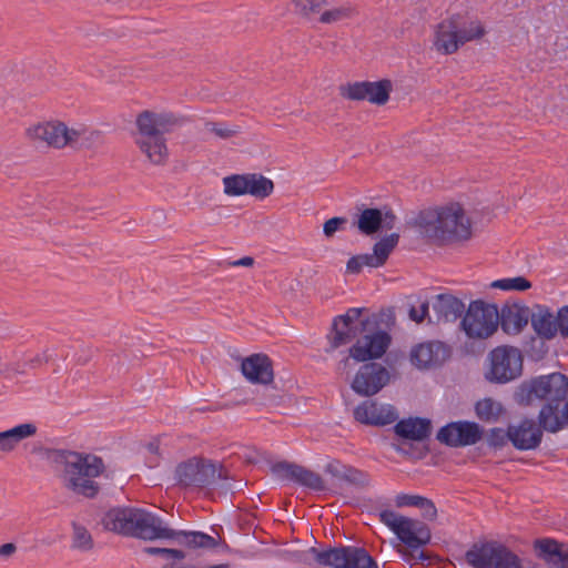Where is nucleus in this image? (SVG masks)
Masks as SVG:
<instances>
[{
	"label": "nucleus",
	"mask_w": 568,
	"mask_h": 568,
	"mask_svg": "<svg viewBox=\"0 0 568 568\" xmlns=\"http://www.w3.org/2000/svg\"><path fill=\"white\" fill-rule=\"evenodd\" d=\"M393 84L389 80L363 81L344 84L339 88L341 95L347 100H366L372 104L384 105L389 100Z\"/></svg>",
	"instance_id": "obj_14"
},
{
	"label": "nucleus",
	"mask_w": 568,
	"mask_h": 568,
	"mask_svg": "<svg viewBox=\"0 0 568 568\" xmlns=\"http://www.w3.org/2000/svg\"><path fill=\"white\" fill-rule=\"evenodd\" d=\"M54 455L55 460L63 463L62 479L69 489L88 497L98 493L95 479L105 470L101 457L77 452H58Z\"/></svg>",
	"instance_id": "obj_4"
},
{
	"label": "nucleus",
	"mask_w": 568,
	"mask_h": 568,
	"mask_svg": "<svg viewBox=\"0 0 568 568\" xmlns=\"http://www.w3.org/2000/svg\"><path fill=\"white\" fill-rule=\"evenodd\" d=\"M532 308L519 303L503 307L499 321L503 329L508 334H518L531 321Z\"/></svg>",
	"instance_id": "obj_23"
},
{
	"label": "nucleus",
	"mask_w": 568,
	"mask_h": 568,
	"mask_svg": "<svg viewBox=\"0 0 568 568\" xmlns=\"http://www.w3.org/2000/svg\"><path fill=\"white\" fill-rule=\"evenodd\" d=\"M135 142L140 151L153 164H162L166 161L169 156V149L162 134L144 139H135Z\"/></svg>",
	"instance_id": "obj_31"
},
{
	"label": "nucleus",
	"mask_w": 568,
	"mask_h": 568,
	"mask_svg": "<svg viewBox=\"0 0 568 568\" xmlns=\"http://www.w3.org/2000/svg\"><path fill=\"white\" fill-rule=\"evenodd\" d=\"M558 314L542 304L532 306L531 327L534 332L542 339H554L560 335L558 327Z\"/></svg>",
	"instance_id": "obj_20"
},
{
	"label": "nucleus",
	"mask_w": 568,
	"mask_h": 568,
	"mask_svg": "<svg viewBox=\"0 0 568 568\" xmlns=\"http://www.w3.org/2000/svg\"><path fill=\"white\" fill-rule=\"evenodd\" d=\"M479 424L469 420L453 422L440 428L437 438L453 447H464L476 444L483 437Z\"/></svg>",
	"instance_id": "obj_16"
},
{
	"label": "nucleus",
	"mask_w": 568,
	"mask_h": 568,
	"mask_svg": "<svg viewBox=\"0 0 568 568\" xmlns=\"http://www.w3.org/2000/svg\"><path fill=\"white\" fill-rule=\"evenodd\" d=\"M539 420L548 432H558L568 424V403L558 400L547 403L540 410Z\"/></svg>",
	"instance_id": "obj_26"
},
{
	"label": "nucleus",
	"mask_w": 568,
	"mask_h": 568,
	"mask_svg": "<svg viewBox=\"0 0 568 568\" xmlns=\"http://www.w3.org/2000/svg\"><path fill=\"white\" fill-rule=\"evenodd\" d=\"M390 382L388 369L379 364L363 365L352 381V389L364 396L377 394Z\"/></svg>",
	"instance_id": "obj_15"
},
{
	"label": "nucleus",
	"mask_w": 568,
	"mask_h": 568,
	"mask_svg": "<svg viewBox=\"0 0 568 568\" xmlns=\"http://www.w3.org/2000/svg\"><path fill=\"white\" fill-rule=\"evenodd\" d=\"M357 226L362 233L371 235L383 229H392L394 226V216L387 211L366 209L361 213Z\"/></svg>",
	"instance_id": "obj_27"
},
{
	"label": "nucleus",
	"mask_w": 568,
	"mask_h": 568,
	"mask_svg": "<svg viewBox=\"0 0 568 568\" xmlns=\"http://www.w3.org/2000/svg\"><path fill=\"white\" fill-rule=\"evenodd\" d=\"M474 414L485 424H496L505 419L507 409L504 404L494 397H483L475 402Z\"/></svg>",
	"instance_id": "obj_28"
},
{
	"label": "nucleus",
	"mask_w": 568,
	"mask_h": 568,
	"mask_svg": "<svg viewBox=\"0 0 568 568\" xmlns=\"http://www.w3.org/2000/svg\"><path fill=\"white\" fill-rule=\"evenodd\" d=\"M223 192L231 197L245 195L246 173L231 174L222 179Z\"/></svg>",
	"instance_id": "obj_39"
},
{
	"label": "nucleus",
	"mask_w": 568,
	"mask_h": 568,
	"mask_svg": "<svg viewBox=\"0 0 568 568\" xmlns=\"http://www.w3.org/2000/svg\"><path fill=\"white\" fill-rule=\"evenodd\" d=\"M214 474V468L210 464L194 457L180 463L174 471L173 479L182 485H192L204 483Z\"/></svg>",
	"instance_id": "obj_19"
},
{
	"label": "nucleus",
	"mask_w": 568,
	"mask_h": 568,
	"mask_svg": "<svg viewBox=\"0 0 568 568\" xmlns=\"http://www.w3.org/2000/svg\"><path fill=\"white\" fill-rule=\"evenodd\" d=\"M509 440L520 450L535 449L541 442L542 433L532 419H520L508 426Z\"/></svg>",
	"instance_id": "obj_18"
},
{
	"label": "nucleus",
	"mask_w": 568,
	"mask_h": 568,
	"mask_svg": "<svg viewBox=\"0 0 568 568\" xmlns=\"http://www.w3.org/2000/svg\"><path fill=\"white\" fill-rule=\"evenodd\" d=\"M205 128L209 133L222 139H227L237 132L235 128H231L222 123H207Z\"/></svg>",
	"instance_id": "obj_44"
},
{
	"label": "nucleus",
	"mask_w": 568,
	"mask_h": 568,
	"mask_svg": "<svg viewBox=\"0 0 568 568\" xmlns=\"http://www.w3.org/2000/svg\"><path fill=\"white\" fill-rule=\"evenodd\" d=\"M169 122V116L164 113L152 111L141 112L135 120L138 133L135 139L160 135Z\"/></svg>",
	"instance_id": "obj_29"
},
{
	"label": "nucleus",
	"mask_w": 568,
	"mask_h": 568,
	"mask_svg": "<svg viewBox=\"0 0 568 568\" xmlns=\"http://www.w3.org/2000/svg\"><path fill=\"white\" fill-rule=\"evenodd\" d=\"M379 517L381 521L403 542L413 548L408 555H405L408 562L414 564L426 559V556L419 549L422 545L427 544L430 539V532L425 525L392 510L381 513Z\"/></svg>",
	"instance_id": "obj_8"
},
{
	"label": "nucleus",
	"mask_w": 568,
	"mask_h": 568,
	"mask_svg": "<svg viewBox=\"0 0 568 568\" xmlns=\"http://www.w3.org/2000/svg\"><path fill=\"white\" fill-rule=\"evenodd\" d=\"M509 440L508 429L499 427L491 428L487 436V442L493 447H503Z\"/></svg>",
	"instance_id": "obj_43"
},
{
	"label": "nucleus",
	"mask_w": 568,
	"mask_h": 568,
	"mask_svg": "<svg viewBox=\"0 0 568 568\" xmlns=\"http://www.w3.org/2000/svg\"><path fill=\"white\" fill-rule=\"evenodd\" d=\"M353 9L349 6H336L322 9L317 19L318 22L324 24H333L352 18Z\"/></svg>",
	"instance_id": "obj_37"
},
{
	"label": "nucleus",
	"mask_w": 568,
	"mask_h": 568,
	"mask_svg": "<svg viewBox=\"0 0 568 568\" xmlns=\"http://www.w3.org/2000/svg\"><path fill=\"white\" fill-rule=\"evenodd\" d=\"M37 433V426L32 423L19 424L10 429L0 432V453H11L18 445Z\"/></svg>",
	"instance_id": "obj_30"
},
{
	"label": "nucleus",
	"mask_w": 568,
	"mask_h": 568,
	"mask_svg": "<svg viewBox=\"0 0 568 568\" xmlns=\"http://www.w3.org/2000/svg\"><path fill=\"white\" fill-rule=\"evenodd\" d=\"M433 311L438 322H449L457 317L463 310L462 302L450 294H439L432 303Z\"/></svg>",
	"instance_id": "obj_32"
},
{
	"label": "nucleus",
	"mask_w": 568,
	"mask_h": 568,
	"mask_svg": "<svg viewBox=\"0 0 568 568\" xmlns=\"http://www.w3.org/2000/svg\"><path fill=\"white\" fill-rule=\"evenodd\" d=\"M241 371L251 383L268 384L273 381V367L270 358L263 354H254L242 361Z\"/></svg>",
	"instance_id": "obj_21"
},
{
	"label": "nucleus",
	"mask_w": 568,
	"mask_h": 568,
	"mask_svg": "<svg viewBox=\"0 0 568 568\" xmlns=\"http://www.w3.org/2000/svg\"><path fill=\"white\" fill-rule=\"evenodd\" d=\"M292 561L301 567L377 568L373 558L361 548L345 547L320 550L306 548L292 554Z\"/></svg>",
	"instance_id": "obj_7"
},
{
	"label": "nucleus",
	"mask_w": 568,
	"mask_h": 568,
	"mask_svg": "<svg viewBox=\"0 0 568 568\" xmlns=\"http://www.w3.org/2000/svg\"><path fill=\"white\" fill-rule=\"evenodd\" d=\"M131 536L144 540L169 539L187 549L217 546V541L204 532L172 529L159 516L140 508H138Z\"/></svg>",
	"instance_id": "obj_5"
},
{
	"label": "nucleus",
	"mask_w": 568,
	"mask_h": 568,
	"mask_svg": "<svg viewBox=\"0 0 568 568\" xmlns=\"http://www.w3.org/2000/svg\"><path fill=\"white\" fill-rule=\"evenodd\" d=\"M517 396L523 403H530L535 398L546 399L551 404L565 400L568 396V379L559 373L539 376L524 383L519 387Z\"/></svg>",
	"instance_id": "obj_11"
},
{
	"label": "nucleus",
	"mask_w": 568,
	"mask_h": 568,
	"mask_svg": "<svg viewBox=\"0 0 568 568\" xmlns=\"http://www.w3.org/2000/svg\"><path fill=\"white\" fill-rule=\"evenodd\" d=\"M145 450H146V453H148V454H154V455H156V454H158V445H156V444H154V443H151V444H149V445L146 446Z\"/></svg>",
	"instance_id": "obj_50"
},
{
	"label": "nucleus",
	"mask_w": 568,
	"mask_h": 568,
	"mask_svg": "<svg viewBox=\"0 0 568 568\" xmlns=\"http://www.w3.org/2000/svg\"><path fill=\"white\" fill-rule=\"evenodd\" d=\"M396 433L405 438L422 440L429 435L430 424L423 418H407L395 426Z\"/></svg>",
	"instance_id": "obj_33"
},
{
	"label": "nucleus",
	"mask_w": 568,
	"mask_h": 568,
	"mask_svg": "<svg viewBox=\"0 0 568 568\" xmlns=\"http://www.w3.org/2000/svg\"><path fill=\"white\" fill-rule=\"evenodd\" d=\"M354 417L362 424L384 426L396 419V412L388 404L366 400L354 409Z\"/></svg>",
	"instance_id": "obj_17"
},
{
	"label": "nucleus",
	"mask_w": 568,
	"mask_h": 568,
	"mask_svg": "<svg viewBox=\"0 0 568 568\" xmlns=\"http://www.w3.org/2000/svg\"><path fill=\"white\" fill-rule=\"evenodd\" d=\"M419 226L427 237L440 242H463L473 235L471 221L459 202H448L424 212Z\"/></svg>",
	"instance_id": "obj_2"
},
{
	"label": "nucleus",
	"mask_w": 568,
	"mask_h": 568,
	"mask_svg": "<svg viewBox=\"0 0 568 568\" xmlns=\"http://www.w3.org/2000/svg\"><path fill=\"white\" fill-rule=\"evenodd\" d=\"M136 513L138 508H113L104 515L102 524L108 530L131 536Z\"/></svg>",
	"instance_id": "obj_24"
},
{
	"label": "nucleus",
	"mask_w": 568,
	"mask_h": 568,
	"mask_svg": "<svg viewBox=\"0 0 568 568\" xmlns=\"http://www.w3.org/2000/svg\"><path fill=\"white\" fill-rule=\"evenodd\" d=\"M558 314V327L560 336L568 338V305H564L557 310Z\"/></svg>",
	"instance_id": "obj_45"
},
{
	"label": "nucleus",
	"mask_w": 568,
	"mask_h": 568,
	"mask_svg": "<svg viewBox=\"0 0 568 568\" xmlns=\"http://www.w3.org/2000/svg\"><path fill=\"white\" fill-rule=\"evenodd\" d=\"M31 362L34 364V366L40 365L43 362V355L37 354L34 358L31 359Z\"/></svg>",
	"instance_id": "obj_51"
},
{
	"label": "nucleus",
	"mask_w": 568,
	"mask_h": 568,
	"mask_svg": "<svg viewBox=\"0 0 568 568\" xmlns=\"http://www.w3.org/2000/svg\"><path fill=\"white\" fill-rule=\"evenodd\" d=\"M521 372L523 356L516 347L499 346L489 353L485 371L487 381L505 384L519 377Z\"/></svg>",
	"instance_id": "obj_10"
},
{
	"label": "nucleus",
	"mask_w": 568,
	"mask_h": 568,
	"mask_svg": "<svg viewBox=\"0 0 568 568\" xmlns=\"http://www.w3.org/2000/svg\"><path fill=\"white\" fill-rule=\"evenodd\" d=\"M295 10L308 19H318L326 0H293Z\"/></svg>",
	"instance_id": "obj_41"
},
{
	"label": "nucleus",
	"mask_w": 568,
	"mask_h": 568,
	"mask_svg": "<svg viewBox=\"0 0 568 568\" xmlns=\"http://www.w3.org/2000/svg\"><path fill=\"white\" fill-rule=\"evenodd\" d=\"M17 550L16 545L9 542L0 546V557L8 558L12 556Z\"/></svg>",
	"instance_id": "obj_48"
},
{
	"label": "nucleus",
	"mask_w": 568,
	"mask_h": 568,
	"mask_svg": "<svg viewBox=\"0 0 568 568\" xmlns=\"http://www.w3.org/2000/svg\"><path fill=\"white\" fill-rule=\"evenodd\" d=\"M428 313V305L425 302H420L415 306H412L409 311V317L416 323H420Z\"/></svg>",
	"instance_id": "obj_46"
},
{
	"label": "nucleus",
	"mask_w": 568,
	"mask_h": 568,
	"mask_svg": "<svg viewBox=\"0 0 568 568\" xmlns=\"http://www.w3.org/2000/svg\"><path fill=\"white\" fill-rule=\"evenodd\" d=\"M272 469L283 479L294 480L313 489H320L323 486L318 475L296 465L278 463Z\"/></svg>",
	"instance_id": "obj_25"
},
{
	"label": "nucleus",
	"mask_w": 568,
	"mask_h": 568,
	"mask_svg": "<svg viewBox=\"0 0 568 568\" xmlns=\"http://www.w3.org/2000/svg\"><path fill=\"white\" fill-rule=\"evenodd\" d=\"M485 34L486 27L481 20L464 13H454L434 26L432 48L439 54L450 55L467 42L481 40Z\"/></svg>",
	"instance_id": "obj_3"
},
{
	"label": "nucleus",
	"mask_w": 568,
	"mask_h": 568,
	"mask_svg": "<svg viewBox=\"0 0 568 568\" xmlns=\"http://www.w3.org/2000/svg\"><path fill=\"white\" fill-rule=\"evenodd\" d=\"M327 339L329 351L354 341L348 355L359 363L383 357L392 342L390 335L359 308H351L344 315L337 316Z\"/></svg>",
	"instance_id": "obj_1"
},
{
	"label": "nucleus",
	"mask_w": 568,
	"mask_h": 568,
	"mask_svg": "<svg viewBox=\"0 0 568 568\" xmlns=\"http://www.w3.org/2000/svg\"><path fill=\"white\" fill-rule=\"evenodd\" d=\"M450 357L449 348L439 341H423L410 346L409 365L419 372H428L443 366Z\"/></svg>",
	"instance_id": "obj_13"
},
{
	"label": "nucleus",
	"mask_w": 568,
	"mask_h": 568,
	"mask_svg": "<svg viewBox=\"0 0 568 568\" xmlns=\"http://www.w3.org/2000/svg\"><path fill=\"white\" fill-rule=\"evenodd\" d=\"M534 549L552 568H568V545L544 538L535 541Z\"/></svg>",
	"instance_id": "obj_22"
},
{
	"label": "nucleus",
	"mask_w": 568,
	"mask_h": 568,
	"mask_svg": "<svg viewBox=\"0 0 568 568\" xmlns=\"http://www.w3.org/2000/svg\"><path fill=\"white\" fill-rule=\"evenodd\" d=\"M344 223V219L342 217H333L324 223L323 232L326 236H332L335 232H337L341 225Z\"/></svg>",
	"instance_id": "obj_47"
},
{
	"label": "nucleus",
	"mask_w": 568,
	"mask_h": 568,
	"mask_svg": "<svg viewBox=\"0 0 568 568\" xmlns=\"http://www.w3.org/2000/svg\"><path fill=\"white\" fill-rule=\"evenodd\" d=\"M233 265L234 266H251V265H253V258L245 256L241 260L233 262Z\"/></svg>",
	"instance_id": "obj_49"
},
{
	"label": "nucleus",
	"mask_w": 568,
	"mask_h": 568,
	"mask_svg": "<svg viewBox=\"0 0 568 568\" xmlns=\"http://www.w3.org/2000/svg\"><path fill=\"white\" fill-rule=\"evenodd\" d=\"M474 568H520L517 556L497 544H476L466 552Z\"/></svg>",
	"instance_id": "obj_12"
},
{
	"label": "nucleus",
	"mask_w": 568,
	"mask_h": 568,
	"mask_svg": "<svg viewBox=\"0 0 568 568\" xmlns=\"http://www.w3.org/2000/svg\"><path fill=\"white\" fill-rule=\"evenodd\" d=\"M499 311L495 304L474 301L469 304L460 323L463 332L470 339H486L498 328Z\"/></svg>",
	"instance_id": "obj_9"
},
{
	"label": "nucleus",
	"mask_w": 568,
	"mask_h": 568,
	"mask_svg": "<svg viewBox=\"0 0 568 568\" xmlns=\"http://www.w3.org/2000/svg\"><path fill=\"white\" fill-rule=\"evenodd\" d=\"M81 123L47 118L30 122L24 129V138L33 145L62 150L75 145L85 134Z\"/></svg>",
	"instance_id": "obj_6"
},
{
	"label": "nucleus",
	"mask_w": 568,
	"mask_h": 568,
	"mask_svg": "<svg viewBox=\"0 0 568 568\" xmlns=\"http://www.w3.org/2000/svg\"><path fill=\"white\" fill-rule=\"evenodd\" d=\"M273 192L274 183L271 179L257 173H246L245 195L264 200Z\"/></svg>",
	"instance_id": "obj_34"
},
{
	"label": "nucleus",
	"mask_w": 568,
	"mask_h": 568,
	"mask_svg": "<svg viewBox=\"0 0 568 568\" xmlns=\"http://www.w3.org/2000/svg\"><path fill=\"white\" fill-rule=\"evenodd\" d=\"M373 267L371 265V257L368 254H361L352 256L346 264V273L348 274H358L363 267Z\"/></svg>",
	"instance_id": "obj_42"
},
{
	"label": "nucleus",
	"mask_w": 568,
	"mask_h": 568,
	"mask_svg": "<svg viewBox=\"0 0 568 568\" xmlns=\"http://www.w3.org/2000/svg\"><path fill=\"white\" fill-rule=\"evenodd\" d=\"M72 549L81 552H88L93 549V539L91 534L82 526L73 525Z\"/></svg>",
	"instance_id": "obj_40"
},
{
	"label": "nucleus",
	"mask_w": 568,
	"mask_h": 568,
	"mask_svg": "<svg viewBox=\"0 0 568 568\" xmlns=\"http://www.w3.org/2000/svg\"><path fill=\"white\" fill-rule=\"evenodd\" d=\"M397 242L398 236L396 234H390L378 241L373 247V253L368 254L371 257V265L373 267L382 266L396 246Z\"/></svg>",
	"instance_id": "obj_36"
},
{
	"label": "nucleus",
	"mask_w": 568,
	"mask_h": 568,
	"mask_svg": "<svg viewBox=\"0 0 568 568\" xmlns=\"http://www.w3.org/2000/svg\"><path fill=\"white\" fill-rule=\"evenodd\" d=\"M489 287L505 292H524L531 287V283L525 276H514L493 281Z\"/></svg>",
	"instance_id": "obj_38"
},
{
	"label": "nucleus",
	"mask_w": 568,
	"mask_h": 568,
	"mask_svg": "<svg viewBox=\"0 0 568 568\" xmlns=\"http://www.w3.org/2000/svg\"><path fill=\"white\" fill-rule=\"evenodd\" d=\"M394 503L397 507L419 508L426 519H434L437 513L430 500L418 495L399 494L395 497Z\"/></svg>",
	"instance_id": "obj_35"
}]
</instances>
